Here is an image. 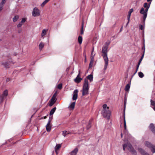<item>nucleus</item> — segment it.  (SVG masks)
I'll return each instance as SVG.
<instances>
[{
  "instance_id": "nucleus-41",
  "label": "nucleus",
  "mask_w": 155,
  "mask_h": 155,
  "mask_svg": "<svg viewBox=\"0 0 155 155\" xmlns=\"http://www.w3.org/2000/svg\"><path fill=\"white\" fill-rule=\"evenodd\" d=\"M124 127L125 129L126 130V121H125V119H124Z\"/></svg>"
},
{
  "instance_id": "nucleus-48",
  "label": "nucleus",
  "mask_w": 155,
  "mask_h": 155,
  "mask_svg": "<svg viewBox=\"0 0 155 155\" xmlns=\"http://www.w3.org/2000/svg\"><path fill=\"white\" fill-rule=\"evenodd\" d=\"M10 81V79L9 78H7L6 80L7 81Z\"/></svg>"
},
{
  "instance_id": "nucleus-47",
  "label": "nucleus",
  "mask_w": 155,
  "mask_h": 155,
  "mask_svg": "<svg viewBox=\"0 0 155 155\" xmlns=\"http://www.w3.org/2000/svg\"><path fill=\"white\" fill-rule=\"evenodd\" d=\"M83 55L86 58V54H85V52H84L83 53Z\"/></svg>"
},
{
  "instance_id": "nucleus-36",
  "label": "nucleus",
  "mask_w": 155,
  "mask_h": 155,
  "mask_svg": "<svg viewBox=\"0 0 155 155\" xmlns=\"http://www.w3.org/2000/svg\"><path fill=\"white\" fill-rule=\"evenodd\" d=\"M151 105L154 106V107H155V102L152 100H151Z\"/></svg>"
},
{
  "instance_id": "nucleus-40",
  "label": "nucleus",
  "mask_w": 155,
  "mask_h": 155,
  "mask_svg": "<svg viewBox=\"0 0 155 155\" xmlns=\"http://www.w3.org/2000/svg\"><path fill=\"white\" fill-rule=\"evenodd\" d=\"M22 25V23H19L18 25H17V27L18 28H20L21 27Z\"/></svg>"
},
{
  "instance_id": "nucleus-16",
  "label": "nucleus",
  "mask_w": 155,
  "mask_h": 155,
  "mask_svg": "<svg viewBox=\"0 0 155 155\" xmlns=\"http://www.w3.org/2000/svg\"><path fill=\"white\" fill-rule=\"evenodd\" d=\"M150 129L155 134V127L153 124H151L149 126Z\"/></svg>"
},
{
  "instance_id": "nucleus-27",
  "label": "nucleus",
  "mask_w": 155,
  "mask_h": 155,
  "mask_svg": "<svg viewBox=\"0 0 155 155\" xmlns=\"http://www.w3.org/2000/svg\"><path fill=\"white\" fill-rule=\"evenodd\" d=\"M56 109V108L55 107L53 108L51 110L50 112V115H52L53 114L54 112L55 111Z\"/></svg>"
},
{
  "instance_id": "nucleus-19",
  "label": "nucleus",
  "mask_w": 155,
  "mask_h": 155,
  "mask_svg": "<svg viewBox=\"0 0 155 155\" xmlns=\"http://www.w3.org/2000/svg\"><path fill=\"white\" fill-rule=\"evenodd\" d=\"M138 150L143 155H149L148 153L145 152L141 148H139Z\"/></svg>"
},
{
  "instance_id": "nucleus-37",
  "label": "nucleus",
  "mask_w": 155,
  "mask_h": 155,
  "mask_svg": "<svg viewBox=\"0 0 155 155\" xmlns=\"http://www.w3.org/2000/svg\"><path fill=\"white\" fill-rule=\"evenodd\" d=\"M58 88L59 89H61L62 88V84H59L58 86Z\"/></svg>"
},
{
  "instance_id": "nucleus-11",
  "label": "nucleus",
  "mask_w": 155,
  "mask_h": 155,
  "mask_svg": "<svg viewBox=\"0 0 155 155\" xmlns=\"http://www.w3.org/2000/svg\"><path fill=\"white\" fill-rule=\"evenodd\" d=\"M48 31V29H44L42 30L41 34V36L43 38H44L45 36L46 35Z\"/></svg>"
},
{
  "instance_id": "nucleus-50",
  "label": "nucleus",
  "mask_w": 155,
  "mask_h": 155,
  "mask_svg": "<svg viewBox=\"0 0 155 155\" xmlns=\"http://www.w3.org/2000/svg\"><path fill=\"white\" fill-rule=\"evenodd\" d=\"M129 20H128V22L127 23V25L129 23Z\"/></svg>"
},
{
  "instance_id": "nucleus-30",
  "label": "nucleus",
  "mask_w": 155,
  "mask_h": 155,
  "mask_svg": "<svg viewBox=\"0 0 155 155\" xmlns=\"http://www.w3.org/2000/svg\"><path fill=\"white\" fill-rule=\"evenodd\" d=\"M69 133L67 131H64L62 132V135L64 137H65L67 134H68Z\"/></svg>"
},
{
  "instance_id": "nucleus-49",
  "label": "nucleus",
  "mask_w": 155,
  "mask_h": 155,
  "mask_svg": "<svg viewBox=\"0 0 155 155\" xmlns=\"http://www.w3.org/2000/svg\"><path fill=\"white\" fill-rule=\"evenodd\" d=\"M152 0H147V1L148 2H151V1H152Z\"/></svg>"
},
{
  "instance_id": "nucleus-5",
  "label": "nucleus",
  "mask_w": 155,
  "mask_h": 155,
  "mask_svg": "<svg viewBox=\"0 0 155 155\" xmlns=\"http://www.w3.org/2000/svg\"><path fill=\"white\" fill-rule=\"evenodd\" d=\"M126 148H127L128 150L131 151L132 153L134 155H135L136 154L135 151L133 149L130 143L124 144L123 145V148L124 150Z\"/></svg>"
},
{
  "instance_id": "nucleus-32",
  "label": "nucleus",
  "mask_w": 155,
  "mask_h": 155,
  "mask_svg": "<svg viewBox=\"0 0 155 155\" xmlns=\"http://www.w3.org/2000/svg\"><path fill=\"white\" fill-rule=\"evenodd\" d=\"M138 75L140 77L142 78L144 76L142 72H139L138 73Z\"/></svg>"
},
{
  "instance_id": "nucleus-25",
  "label": "nucleus",
  "mask_w": 155,
  "mask_h": 155,
  "mask_svg": "<svg viewBox=\"0 0 155 155\" xmlns=\"http://www.w3.org/2000/svg\"><path fill=\"white\" fill-rule=\"evenodd\" d=\"M130 85L129 84H127L126 85L125 88V91H129L130 88Z\"/></svg>"
},
{
  "instance_id": "nucleus-13",
  "label": "nucleus",
  "mask_w": 155,
  "mask_h": 155,
  "mask_svg": "<svg viewBox=\"0 0 155 155\" xmlns=\"http://www.w3.org/2000/svg\"><path fill=\"white\" fill-rule=\"evenodd\" d=\"M78 149L77 148H75L70 153V155H76L78 151Z\"/></svg>"
},
{
  "instance_id": "nucleus-8",
  "label": "nucleus",
  "mask_w": 155,
  "mask_h": 155,
  "mask_svg": "<svg viewBox=\"0 0 155 155\" xmlns=\"http://www.w3.org/2000/svg\"><path fill=\"white\" fill-rule=\"evenodd\" d=\"M51 120H49L46 126V129L47 131L48 132H50L51 128Z\"/></svg>"
},
{
  "instance_id": "nucleus-20",
  "label": "nucleus",
  "mask_w": 155,
  "mask_h": 155,
  "mask_svg": "<svg viewBox=\"0 0 155 155\" xmlns=\"http://www.w3.org/2000/svg\"><path fill=\"white\" fill-rule=\"evenodd\" d=\"M44 46V43L43 42H41L39 45V48L40 50H41Z\"/></svg>"
},
{
  "instance_id": "nucleus-33",
  "label": "nucleus",
  "mask_w": 155,
  "mask_h": 155,
  "mask_svg": "<svg viewBox=\"0 0 155 155\" xmlns=\"http://www.w3.org/2000/svg\"><path fill=\"white\" fill-rule=\"evenodd\" d=\"M151 148V150L153 153H154L155 152V147L154 146H153Z\"/></svg>"
},
{
  "instance_id": "nucleus-26",
  "label": "nucleus",
  "mask_w": 155,
  "mask_h": 155,
  "mask_svg": "<svg viewBox=\"0 0 155 155\" xmlns=\"http://www.w3.org/2000/svg\"><path fill=\"white\" fill-rule=\"evenodd\" d=\"M145 145L147 147L150 148L152 147L153 145L151 144L149 142H146L145 143Z\"/></svg>"
},
{
  "instance_id": "nucleus-3",
  "label": "nucleus",
  "mask_w": 155,
  "mask_h": 155,
  "mask_svg": "<svg viewBox=\"0 0 155 155\" xmlns=\"http://www.w3.org/2000/svg\"><path fill=\"white\" fill-rule=\"evenodd\" d=\"M89 87L88 81L87 79H84L82 90L83 96L88 94Z\"/></svg>"
},
{
  "instance_id": "nucleus-51",
  "label": "nucleus",
  "mask_w": 155,
  "mask_h": 155,
  "mask_svg": "<svg viewBox=\"0 0 155 155\" xmlns=\"http://www.w3.org/2000/svg\"><path fill=\"white\" fill-rule=\"evenodd\" d=\"M153 109L155 111V107H153Z\"/></svg>"
},
{
  "instance_id": "nucleus-24",
  "label": "nucleus",
  "mask_w": 155,
  "mask_h": 155,
  "mask_svg": "<svg viewBox=\"0 0 155 155\" xmlns=\"http://www.w3.org/2000/svg\"><path fill=\"white\" fill-rule=\"evenodd\" d=\"M2 64L6 68H8L9 67V64L7 62H5L2 63Z\"/></svg>"
},
{
  "instance_id": "nucleus-43",
  "label": "nucleus",
  "mask_w": 155,
  "mask_h": 155,
  "mask_svg": "<svg viewBox=\"0 0 155 155\" xmlns=\"http://www.w3.org/2000/svg\"><path fill=\"white\" fill-rule=\"evenodd\" d=\"M91 127V125L90 124H89L87 126V129H89Z\"/></svg>"
},
{
  "instance_id": "nucleus-4",
  "label": "nucleus",
  "mask_w": 155,
  "mask_h": 155,
  "mask_svg": "<svg viewBox=\"0 0 155 155\" xmlns=\"http://www.w3.org/2000/svg\"><path fill=\"white\" fill-rule=\"evenodd\" d=\"M32 15L34 17H38L40 15L41 11L37 7H35L32 12Z\"/></svg>"
},
{
  "instance_id": "nucleus-22",
  "label": "nucleus",
  "mask_w": 155,
  "mask_h": 155,
  "mask_svg": "<svg viewBox=\"0 0 155 155\" xmlns=\"http://www.w3.org/2000/svg\"><path fill=\"white\" fill-rule=\"evenodd\" d=\"M94 57H91V60L90 63L89 64V67L91 68L92 67V64L94 61Z\"/></svg>"
},
{
  "instance_id": "nucleus-31",
  "label": "nucleus",
  "mask_w": 155,
  "mask_h": 155,
  "mask_svg": "<svg viewBox=\"0 0 155 155\" xmlns=\"http://www.w3.org/2000/svg\"><path fill=\"white\" fill-rule=\"evenodd\" d=\"M78 41L79 44H81L82 41V37L81 36H79L78 38Z\"/></svg>"
},
{
  "instance_id": "nucleus-46",
  "label": "nucleus",
  "mask_w": 155,
  "mask_h": 155,
  "mask_svg": "<svg viewBox=\"0 0 155 155\" xmlns=\"http://www.w3.org/2000/svg\"><path fill=\"white\" fill-rule=\"evenodd\" d=\"M55 152L56 154H58V150H55Z\"/></svg>"
},
{
  "instance_id": "nucleus-29",
  "label": "nucleus",
  "mask_w": 155,
  "mask_h": 155,
  "mask_svg": "<svg viewBox=\"0 0 155 155\" xmlns=\"http://www.w3.org/2000/svg\"><path fill=\"white\" fill-rule=\"evenodd\" d=\"M19 18V16L18 15L15 16L13 18V21L14 22H15L17 21Z\"/></svg>"
},
{
  "instance_id": "nucleus-18",
  "label": "nucleus",
  "mask_w": 155,
  "mask_h": 155,
  "mask_svg": "<svg viewBox=\"0 0 155 155\" xmlns=\"http://www.w3.org/2000/svg\"><path fill=\"white\" fill-rule=\"evenodd\" d=\"M133 8L131 9L128 12V13L127 15V19L129 21H130V18L131 15V13L133 12Z\"/></svg>"
},
{
  "instance_id": "nucleus-34",
  "label": "nucleus",
  "mask_w": 155,
  "mask_h": 155,
  "mask_svg": "<svg viewBox=\"0 0 155 155\" xmlns=\"http://www.w3.org/2000/svg\"><path fill=\"white\" fill-rule=\"evenodd\" d=\"M94 48H93V50L92 51L91 54V57H94L95 54L94 53Z\"/></svg>"
},
{
  "instance_id": "nucleus-52",
  "label": "nucleus",
  "mask_w": 155,
  "mask_h": 155,
  "mask_svg": "<svg viewBox=\"0 0 155 155\" xmlns=\"http://www.w3.org/2000/svg\"><path fill=\"white\" fill-rule=\"evenodd\" d=\"M122 134H121V137H122Z\"/></svg>"
},
{
  "instance_id": "nucleus-45",
  "label": "nucleus",
  "mask_w": 155,
  "mask_h": 155,
  "mask_svg": "<svg viewBox=\"0 0 155 155\" xmlns=\"http://www.w3.org/2000/svg\"><path fill=\"white\" fill-rule=\"evenodd\" d=\"M142 49H143V50H144H144H145V48L144 44L143 46V47H142ZM144 51L143 53V54H144Z\"/></svg>"
},
{
  "instance_id": "nucleus-1",
  "label": "nucleus",
  "mask_w": 155,
  "mask_h": 155,
  "mask_svg": "<svg viewBox=\"0 0 155 155\" xmlns=\"http://www.w3.org/2000/svg\"><path fill=\"white\" fill-rule=\"evenodd\" d=\"M108 48V45L104 46L102 48V52L103 53V56L104 61L105 64L104 69L106 70L108 64V59L107 57V52Z\"/></svg>"
},
{
  "instance_id": "nucleus-35",
  "label": "nucleus",
  "mask_w": 155,
  "mask_h": 155,
  "mask_svg": "<svg viewBox=\"0 0 155 155\" xmlns=\"http://www.w3.org/2000/svg\"><path fill=\"white\" fill-rule=\"evenodd\" d=\"M26 18H22V19L21 22V23H24V22H25V21H26Z\"/></svg>"
},
{
  "instance_id": "nucleus-39",
  "label": "nucleus",
  "mask_w": 155,
  "mask_h": 155,
  "mask_svg": "<svg viewBox=\"0 0 155 155\" xmlns=\"http://www.w3.org/2000/svg\"><path fill=\"white\" fill-rule=\"evenodd\" d=\"M83 24H82V25L81 28V35H82L83 34Z\"/></svg>"
},
{
  "instance_id": "nucleus-7",
  "label": "nucleus",
  "mask_w": 155,
  "mask_h": 155,
  "mask_svg": "<svg viewBox=\"0 0 155 155\" xmlns=\"http://www.w3.org/2000/svg\"><path fill=\"white\" fill-rule=\"evenodd\" d=\"M8 95V91L7 90H5L2 94L0 95V102H2L4 100Z\"/></svg>"
},
{
  "instance_id": "nucleus-44",
  "label": "nucleus",
  "mask_w": 155,
  "mask_h": 155,
  "mask_svg": "<svg viewBox=\"0 0 155 155\" xmlns=\"http://www.w3.org/2000/svg\"><path fill=\"white\" fill-rule=\"evenodd\" d=\"M6 0H2V2L1 3L3 5L5 3Z\"/></svg>"
},
{
  "instance_id": "nucleus-15",
  "label": "nucleus",
  "mask_w": 155,
  "mask_h": 155,
  "mask_svg": "<svg viewBox=\"0 0 155 155\" xmlns=\"http://www.w3.org/2000/svg\"><path fill=\"white\" fill-rule=\"evenodd\" d=\"M150 4L151 2H149V4H148L147 3H145L143 4V7L145 8L146 11L148 10L149 8L150 7Z\"/></svg>"
},
{
  "instance_id": "nucleus-6",
  "label": "nucleus",
  "mask_w": 155,
  "mask_h": 155,
  "mask_svg": "<svg viewBox=\"0 0 155 155\" xmlns=\"http://www.w3.org/2000/svg\"><path fill=\"white\" fill-rule=\"evenodd\" d=\"M148 11H146V9H144V8L142 7L141 8L140 11V13L143 15V22H145V21L146 18L147 16V12Z\"/></svg>"
},
{
  "instance_id": "nucleus-21",
  "label": "nucleus",
  "mask_w": 155,
  "mask_h": 155,
  "mask_svg": "<svg viewBox=\"0 0 155 155\" xmlns=\"http://www.w3.org/2000/svg\"><path fill=\"white\" fill-rule=\"evenodd\" d=\"M143 56H144V54H143V55H142V56L140 59L139 62V63L138 64V65H137V70H136V72H137V71L138 70V68H139V65L140 64V63L141 62V61L142 60L143 57Z\"/></svg>"
},
{
  "instance_id": "nucleus-23",
  "label": "nucleus",
  "mask_w": 155,
  "mask_h": 155,
  "mask_svg": "<svg viewBox=\"0 0 155 155\" xmlns=\"http://www.w3.org/2000/svg\"><path fill=\"white\" fill-rule=\"evenodd\" d=\"M61 144H57L55 147V150H58L61 148Z\"/></svg>"
},
{
  "instance_id": "nucleus-38",
  "label": "nucleus",
  "mask_w": 155,
  "mask_h": 155,
  "mask_svg": "<svg viewBox=\"0 0 155 155\" xmlns=\"http://www.w3.org/2000/svg\"><path fill=\"white\" fill-rule=\"evenodd\" d=\"M3 6H4L3 4H1V3H0V11H1L2 9V8H3Z\"/></svg>"
},
{
  "instance_id": "nucleus-12",
  "label": "nucleus",
  "mask_w": 155,
  "mask_h": 155,
  "mask_svg": "<svg viewBox=\"0 0 155 155\" xmlns=\"http://www.w3.org/2000/svg\"><path fill=\"white\" fill-rule=\"evenodd\" d=\"M80 73V71L79 70V74L77 76L76 78L75 79L74 81L77 83H79L81 80L82 79L79 77V74Z\"/></svg>"
},
{
  "instance_id": "nucleus-53",
  "label": "nucleus",
  "mask_w": 155,
  "mask_h": 155,
  "mask_svg": "<svg viewBox=\"0 0 155 155\" xmlns=\"http://www.w3.org/2000/svg\"><path fill=\"white\" fill-rule=\"evenodd\" d=\"M46 118V117H44V118Z\"/></svg>"
},
{
  "instance_id": "nucleus-14",
  "label": "nucleus",
  "mask_w": 155,
  "mask_h": 155,
  "mask_svg": "<svg viewBox=\"0 0 155 155\" xmlns=\"http://www.w3.org/2000/svg\"><path fill=\"white\" fill-rule=\"evenodd\" d=\"M75 104V102L74 101L71 103L69 106H68V108L70 110H73L74 108Z\"/></svg>"
},
{
  "instance_id": "nucleus-28",
  "label": "nucleus",
  "mask_w": 155,
  "mask_h": 155,
  "mask_svg": "<svg viewBox=\"0 0 155 155\" xmlns=\"http://www.w3.org/2000/svg\"><path fill=\"white\" fill-rule=\"evenodd\" d=\"M50 0H45L41 5V7H43Z\"/></svg>"
},
{
  "instance_id": "nucleus-10",
  "label": "nucleus",
  "mask_w": 155,
  "mask_h": 155,
  "mask_svg": "<svg viewBox=\"0 0 155 155\" xmlns=\"http://www.w3.org/2000/svg\"><path fill=\"white\" fill-rule=\"evenodd\" d=\"M56 101V96L54 95L52 97L50 102L49 103V105L50 106H52L55 103Z\"/></svg>"
},
{
  "instance_id": "nucleus-9",
  "label": "nucleus",
  "mask_w": 155,
  "mask_h": 155,
  "mask_svg": "<svg viewBox=\"0 0 155 155\" xmlns=\"http://www.w3.org/2000/svg\"><path fill=\"white\" fill-rule=\"evenodd\" d=\"M78 91L76 89L74 90L73 93L72 99L73 100H76L78 97Z\"/></svg>"
},
{
  "instance_id": "nucleus-17",
  "label": "nucleus",
  "mask_w": 155,
  "mask_h": 155,
  "mask_svg": "<svg viewBox=\"0 0 155 155\" xmlns=\"http://www.w3.org/2000/svg\"><path fill=\"white\" fill-rule=\"evenodd\" d=\"M84 79H87L88 81V80H89L90 82H91L93 80V76L92 74H90L87 76L86 78Z\"/></svg>"
},
{
  "instance_id": "nucleus-42",
  "label": "nucleus",
  "mask_w": 155,
  "mask_h": 155,
  "mask_svg": "<svg viewBox=\"0 0 155 155\" xmlns=\"http://www.w3.org/2000/svg\"><path fill=\"white\" fill-rule=\"evenodd\" d=\"M144 28V27L143 25H141L140 26V29L141 30H143Z\"/></svg>"
},
{
  "instance_id": "nucleus-2",
  "label": "nucleus",
  "mask_w": 155,
  "mask_h": 155,
  "mask_svg": "<svg viewBox=\"0 0 155 155\" xmlns=\"http://www.w3.org/2000/svg\"><path fill=\"white\" fill-rule=\"evenodd\" d=\"M101 114L103 116L109 119L110 115V112L109 110V107L107 106L106 104H104L103 105V109Z\"/></svg>"
}]
</instances>
